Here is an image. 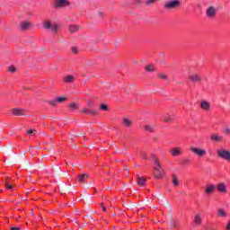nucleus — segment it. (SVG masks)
<instances>
[{
	"mask_svg": "<svg viewBox=\"0 0 230 230\" xmlns=\"http://www.w3.org/2000/svg\"><path fill=\"white\" fill-rule=\"evenodd\" d=\"M181 6V2L179 0H170L164 3V8L165 10H175Z\"/></svg>",
	"mask_w": 230,
	"mask_h": 230,
	"instance_id": "f257e3e1",
	"label": "nucleus"
},
{
	"mask_svg": "<svg viewBox=\"0 0 230 230\" xmlns=\"http://www.w3.org/2000/svg\"><path fill=\"white\" fill-rule=\"evenodd\" d=\"M43 28L45 30H51L53 33H57V31H58V25L56 23H51L49 20L43 22Z\"/></svg>",
	"mask_w": 230,
	"mask_h": 230,
	"instance_id": "f03ea898",
	"label": "nucleus"
},
{
	"mask_svg": "<svg viewBox=\"0 0 230 230\" xmlns=\"http://www.w3.org/2000/svg\"><path fill=\"white\" fill-rule=\"evenodd\" d=\"M190 152H192V154H195V155H198V157H204V155H206V154H208V151H206V149H202V148L190 146Z\"/></svg>",
	"mask_w": 230,
	"mask_h": 230,
	"instance_id": "7ed1b4c3",
	"label": "nucleus"
},
{
	"mask_svg": "<svg viewBox=\"0 0 230 230\" xmlns=\"http://www.w3.org/2000/svg\"><path fill=\"white\" fill-rule=\"evenodd\" d=\"M206 15L208 19H215L217 17V8L213 5H210L206 10Z\"/></svg>",
	"mask_w": 230,
	"mask_h": 230,
	"instance_id": "20e7f679",
	"label": "nucleus"
},
{
	"mask_svg": "<svg viewBox=\"0 0 230 230\" xmlns=\"http://www.w3.org/2000/svg\"><path fill=\"white\" fill-rule=\"evenodd\" d=\"M218 157L224 159L225 161H230V151L226 149H219L217 151Z\"/></svg>",
	"mask_w": 230,
	"mask_h": 230,
	"instance_id": "39448f33",
	"label": "nucleus"
},
{
	"mask_svg": "<svg viewBox=\"0 0 230 230\" xmlns=\"http://www.w3.org/2000/svg\"><path fill=\"white\" fill-rule=\"evenodd\" d=\"M155 164H156V167L155 168V179H161V177H163V172H161V164L157 159H155Z\"/></svg>",
	"mask_w": 230,
	"mask_h": 230,
	"instance_id": "423d86ee",
	"label": "nucleus"
},
{
	"mask_svg": "<svg viewBox=\"0 0 230 230\" xmlns=\"http://www.w3.org/2000/svg\"><path fill=\"white\" fill-rule=\"evenodd\" d=\"M66 100H67L66 97H58V98H57L55 100L48 101L47 102L49 105H52V107H57V103H64V102H66Z\"/></svg>",
	"mask_w": 230,
	"mask_h": 230,
	"instance_id": "0eeeda50",
	"label": "nucleus"
},
{
	"mask_svg": "<svg viewBox=\"0 0 230 230\" xmlns=\"http://www.w3.org/2000/svg\"><path fill=\"white\" fill-rule=\"evenodd\" d=\"M69 2L67 0H56L54 6L55 8H64L65 6H68Z\"/></svg>",
	"mask_w": 230,
	"mask_h": 230,
	"instance_id": "6e6552de",
	"label": "nucleus"
},
{
	"mask_svg": "<svg viewBox=\"0 0 230 230\" xmlns=\"http://www.w3.org/2000/svg\"><path fill=\"white\" fill-rule=\"evenodd\" d=\"M210 139L214 143H222L224 141V137L220 136L218 133L212 134Z\"/></svg>",
	"mask_w": 230,
	"mask_h": 230,
	"instance_id": "1a4fd4ad",
	"label": "nucleus"
},
{
	"mask_svg": "<svg viewBox=\"0 0 230 230\" xmlns=\"http://www.w3.org/2000/svg\"><path fill=\"white\" fill-rule=\"evenodd\" d=\"M193 224L196 227L202 226V215L196 214L193 217Z\"/></svg>",
	"mask_w": 230,
	"mask_h": 230,
	"instance_id": "9d476101",
	"label": "nucleus"
},
{
	"mask_svg": "<svg viewBox=\"0 0 230 230\" xmlns=\"http://www.w3.org/2000/svg\"><path fill=\"white\" fill-rule=\"evenodd\" d=\"M189 80L194 84H198L199 82H202V76L197 74H191L189 75Z\"/></svg>",
	"mask_w": 230,
	"mask_h": 230,
	"instance_id": "9b49d317",
	"label": "nucleus"
},
{
	"mask_svg": "<svg viewBox=\"0 0 230 230\" xmlns=\"http://www.w3.org/2000/svg\"><path fill=\"white\" fill-rule=\"evenodd\" d=\"M82 112L83 114H90V116H96L98 114V111L90 108H83Z\"/></svg>",
	"mask_w": 230,
	"mask_h": 230,
	"instance_id": "f8f14e48",
	"label": "nucleus"
},
{
	"mask_svg": "<svg viewBox=\"0 0 230 230\" xmlns=\"http://www.w3.org/2000/svg\"><path fill=\"white\" fill-rule=\"evenodd\" d=\"M86 179H89V174L87 173H83L76 176V181H78V182L85 183Z\"/></svg>",
	"mask_w": 230,
	"mask_h": 230,
	"instance_id": "ddd939ff",
	"label": "nucleus"
},
{
	"mask_svg": "<svg viewBox=\"0 0 230 230\" xmlns=\"http://www.w3.org/2000/svg\"><path fill=\"white\" fill-rule=\"evenodd\" d=\"M215 190H217V187L215 185L208 184L205 191L208 195H212V193H215Z\"/></svg>",
	"mask_w": 230,
	"mask_h": 230,
	"instance_id": "4468645a",
	"label": "nucleus"
},
{
	"mask_svg": "<svg viewBox=\"0 0 230 230\" xmlns=\"http://www.w3.org/2000/svg\"><path fill=\"white\" fill-rule=\"evenodd\" d=\"M12 112L13 116H24V110L19 109V108H14L12 110Z\"/></svg>",
	"mask_w": 230,
	"mask_h": 230,
	"instance_id": "2eb2a0df",
	"label": "nucleus"
},
{
	"mask_svg": "<svg viewBox=\"0 0 230 230\" xmlns=\"http://www.w3.org/2000/svg\"><path fill=\"white\" fill-rule=\"evenodd\" d=\"M217 191H219V193H226L227 192V188L226 187V183H219L217 185Z\"/></svg>",
	"mask_w": 230,
	"mask_h": 230,
	"instance_id": "dca6fc26",
	"label": "nucleus"
},
{
	"mask_svg": "<svg viewBox=\"0 0 230 230\" xmlns=\"http://www.w3.org/2000/svg\"><path fill=\"white\" fill-rule=\"evenodd\" d=\"M200 107L203 111H209L211 109V104L208 101H203L200 102Z\"/></svg>",
	"mask_w": 230,
	"mask_h": 230,
	"instance_id": "f3484780",
	"label": "nucleus"
},
{
	"mask_svg": "<svg viewBox=\"0 0 230 230\" xmlns=\"http://www.w3.org/2000/svg\"><path fill=\"white\" fill-rule=\"evenodd\" d=\"M146 182V178L141 177L139 175L137 176V184L138 186H145Z\"/></svg>",
	"mask_w": 230,
	"mask_h": 230,
	"instance_id": "a211bd4d",
	"label": "nucleus"
},
{
	"mask_svg": "<svg viewBox=\"0 0 230 230\" xmlns=\"http://www.w3.org/2000/svg\"><path fill=\"white\" fill-rule=\"evenodd\" d=\"M69 31L70 33H76L80 31V26L78 25H70L69 26Z\"/></svg>",
	"mask_w": 230,
	"mask_h": 230,
	"instance_id": "6ab92c4d",
	"label": "nucleus"
},
{
	"mask_svg": "<svg viewBox=\"0 0 230 230\" xmlns=\"http://www.w3.org/2000/svg\"><path fill=\"white\" fill-rule=\"evenodd\" d=\"M20 28L22 31L28 30L30 28V22H22L20 24Z\"/></svg>",
	"mask_w": 230,
	"mask_h": 230,
	"instance_id": "aec40b11",
	"label": "nucleus"
},
{
	"mask_svg": "<svg viewBox=\"0 0 230 230\" xmlns=\"http://www.w3.org/2000/svg\"><path fill=\"white\" fill-rule=\"evenodd\" d=\"M122 124L124 125V127H127L128 128V127H131L132 126V120H130L128 118H124L122 119Z\"/></svg>",
	"mask_w": 230,
	"mask_h": 230,
	"instance_id": "412c9836",
	"label": "nucleus"
},
{
	"mask_svg": "<svg viewBox=\"0 0 230 230\" xmlns=\"http://www.w3.org/2000/svg\"><path fill=\"white\" fill-rule=\"evenodd\" d=\"M164 121L165 123H173V115H165L164 117Z\"/></svg>",
	"mask_w": 230,
	"mask_h": 230,
	"instance_id": "4be33fe9",
	"label": "nucleus"
},
{
	"mask_svg": "<svg viewBox=\"0 0 230 230\" xmlns=\"http://www.w3.org/2000/svg\"><path fill=\"white\" fill-rule=\"evenodd\" d=\"M171 154L174 157L177 155H181V149L179 147H174V148L171 149Z\"/></svg>",
	"mask_w": 230,
	"mask_h": 230,
	"instance_id": "5701e85b",
	"label": "nucleus"
},
{
	"mask_svg": "<svg viewBox=\"0 0 230 230\" xmlns=\"http://www.w3.org/2000/svg\"><path fill=\"white\" fill-rule=\"evenodd\" d=\"M217 215H218V217H221L222 218H226V217H227V212H226V210H224L223 208H219L217 210Z\"/></svg>",
	"mask_w": 230,
	"mask_h": 230,
	"instance_id": "b1692460",
	"label": "nucleus"
},
{
	"mask_svg": "<svg viewBox=\"0 0 230 230\" xmlns=\"http://www.w3.org/2000/svg\"><path fill=\"white\" fill-rule=\"evenodd\" d=\"M146 71H148V72H154L155 71V66H154V65H147L146 67H145Z\"/></svg>",
	"mask_w": 230,
	"mask_h": 230,
	"instance_id": "393cba45",
	"label": "nucleus"
},
{
	"mask_svg": "<svg viewBox=\"0 0 230 230\" xmlns=\"http://www.w3.org/2000/svg\"><path fill=\"white\" fill-rule=\"evenodd\" d=\"M75 77L73 75H67L66 77H65V82L66 84H71V82H74Z\"/></svg>",
	"mask_w": 230,
	"mask_h": 230,
	"instance_id": "a878e982",
	"label": "nucleus"
},
{
	"mask_svg": "<svg viewBox=\"0 0 230 230\" xmlns=\"http://www.w3.org/2000/svg\"><path fill=\"white\" fill-rule=\"evenodd\" d=\"M172 184L173 186H177L179 184V179L175 174L172 175Z\"/></svg>",
	"mask_w": 230,
	"mask_h": 230,
	"instance_id": "bb28decb",
	"label": "nucleus"
},
{
	"mask_svg": "<svg viewBox=\"0 0 230 230\" xmlns=\"http://www.w3.org/2000/svg\"><path fill=\"white\" fill-rule=\"evenodd\" d=\"M5 188H7V190H13V186L10 181H8V180L5 181Z\"/></svg>",
	"mask_w": 230,
	"mask_h": 230,
	"instance_id": "cd10ccee",
	"label": "nucleus"
},
{
	"mask_svg": "<svg viewBox=\"0 0 230 230\" xmlns=\"http://www.w3.org/2000/svg\"><path fill=\"white\" fill-rule=\"evenodd\" d=\"M158 78H161V80H168V75L165 74H159Z\"/></svg>",
	"mask_w": 230,
	"mask_h": 230,
	"instance_id": "c85d7f7f",
	"label": "nucleus"
},
{
	"mask_svg": "<svg viewBox=\"0 0 230 230\" xmlns=\"http://www.w3.org/2000/svg\"><path fill=\"white\" fill-rule=\"evenodd\" d=\"M144 128L147 132H154V127H152V126H145Z\"/></svg>",
	"mask_w": 230,
	"mask_h": 230,
	"instance_id": "c756f323",
	"label": "nucleus"
},
{
	"mask_svg": "<svg viewBox=\"0 0 230 230\" xmlns=\"http://www.w3.org/2000/svg\"><path fill=\"white\" fill-rule=\"evenodd\" d=\"M28 136H33V134H37V130L35 129H29L27 131Z\"/></svg>",
	"mask_w": 230,
	"mask_h": 230,
	"instance_id": "7c9ffc66",
	"label": "nucleus"
},
{
	"mask_svg": "<svg viewBox=\"0 0 230 230\" xmlns=\"http://www.w3.org/2000/svg\"><path fill=\"white\" fill-rule=\"evenodd\" d=\"M100 109L101 111H109L107 104H101Z\"/></svg>",
	"mask_w": 230,
	"mask_h": 230,
	"instance_id": "2f4dec72",
	"label": "nucleus"
},
{
	"mask_svg": "<svg viewBox=\"0 0 230 230\" xmlns=\"http://www.w3.org/2000/svg\"><path fill=\"white\" fill-rule=\"evenodd\" d=\"M71 51H72V53H74V55H77L78 54V48L72 47Z\"/></svg>",
	"mask_w": 230,
	"mask_h": 230,
	"instance_id": "473e14b6",
	"label": "nucleus"
},
{
	"mask_svg": "<svg viewBox=\"0 0 230 230\" xmlns=\"http://www.w3.org/2000/svg\"><path fill=\"white\" fill-rule=\"evenodd\" d=\"M16 69L17 68H15V66H9L10 73H15Z\"/></svg>",
	"mask_w": 230,
	"mask_h": 230,
	"instance_id": "72a5a7b5",
	"label": "nucleus"
},
{
	"mask_svg": "<svg viewBox=\"0 0 230 230\" xmlns=\"http://www.w3.org/2000/svg\"><path fill=\"white\" fill-rule=\"evenodd\" d=\"M69 107H70V109L75 110V109H77L78 105H77L76 103L73 102V103H71V104L69 105Z\"/></svg>",
	"mask_w": 230,
	"mask_h": 230,
	"instance_id": "f704fd0d",
	"label": "nucleus"
},
{
	"mask_svg": "<svg viewBox=\"0 0 230 230\" xmlns=\"http://www.w3.org/2000/svg\"><path fill=\"white\" fill-rule=\"evenodd\" d=\"M154 3H155V0H147L146 4L147 6H150V4H154Z\"/></svg>",
	"mask_w": 230,
	"mask_h": 230,
	"instance_id": "c9c22d12",
	"label": "nucleus"
},
{
	"mask_svg": "<svg viewBox=\"0 0 230 230\" xmlns=\"http://www.w3.org/2000/svg\"><path fill=\"white\" fill-rule=\"evenodd\" d=\"M225 134H226V136H230V128H225Z\"/></svg>",
	"mask_w": 230,
	"mask_h": 230,
	"instance_id": "e433bc0d",
	"label": "nucleus"
},
{
	"mask_svg": "<svg viewBox=\"0 0 230 230\" xmlns=\"http://www.w3.org/2000/svg\"><path fill=\"white\" fill-rule=\"evenodd\" d=\"M87 105H88V107H93L94 105V103L93 102V101L89 100L87 102Z\"/></svg>",
	"mask_w": 230,
	"mask_h": 230,
	"instance_id": "4c0bfd02",
	"label": "nucleus"
},
{
	"mask_svg": "<svg viewBox=\"0 0 230 230\" xmlns=\"http://www.w3.org/2000/svg\"><path fill=\"white\" fill-rule=\"evenodd\" d=\"M11 230H21V227H19V226H12Z\"/></svg>",
	"mask_w": 230,
	"mask_h": 230,
	"instance_id": "58836bf2",
	"label": "nucleus"
},
{
	"mask_svg": "<svg viewBox=\"0 0 230 230\" xmlns=\"http://www.w3.org/2000/svg\"><path fill=\"white\" fill-rule=\"evenodd\" d=\"M183 164H190V160L189 159H184L183 160Z\"/></svg>",
	"mask_w": 230,
	"mask_h": 230,
	"instance_id": "ea45409f",
	"label": "nucleus"
},
{
	"mask_svg": "<svg viewBox=\"0 0 230 230\" xmlns=\"http://www.w3.org/2000/svg\"><path fill=\"white\" fill-rule=\"evenodd\" d=\"M165 204H166L167 208H171L170 203L168 202V200H165Z\"/></svg>",
	"mask_w": 230,
	"mask_h": 230,
	"instance_id": "a19ab883",
	"label": "nucleus"
},
{
	"mask_svg": "<svg viewBox=\"0 0 230 230\" xmlns=\"http://www.w3.org/2000/svg\"><path fill=\"white\" fill-rule=\"evenodd\" d=\"M102 211L103 212L107 211V208L106 207H102Z\"/></svg>",
	"mask_w": 230,
	"mask_h": 230,
	"instance_id": "79ce46f5",
	"label": "nucleus"
},
{
	"mask_svg": "<svg viewBox=\"0 0 230 230\" xmlns=\"http://www.w3.org/2000/svg\"><path fill=\"white\" fill-rule=\"evenodd\" d=\"M143 158H144V159H146V156L145 155H143Z\"/></svg>",
	"mask_w": 230,
	"mask_h": 230,
	"instance_id": "37998d69",
	"label": "nucleus"
},
{
	"mask_svg": "<svg viewBox=\"0 0 230 230\" xmlns=\"http://www.w3.org/2000/svg\"><path fill=\"white\" fill-rule=\"evenodd\" d=\"M181 194L182 195V194H184V192H181Z\"/></svg>",
	"mask_w": 230,
	"mask_h": 230,
	"instance_id": "c03bdc74",
	"label": "nucleus"
},
{
	"mask_svg": "<svg viewBox=\"0 0 230 230\" xmlns=\"http://www.w3.org/2000/svg\"><path fill=\"white\" fill-rule=\"evenodd\" d=\"M181 194L182 195V194H184V192H181Z\"/></svg>",
	"mask_w": 230,
	"mask_h": 230,
	"instance_id": "a18cd8bd",
	"label": "nucleus"
}]
</instances>
